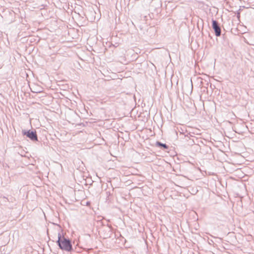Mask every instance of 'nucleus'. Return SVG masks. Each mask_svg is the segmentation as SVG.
<instances>
[{"mask_svg":"<svg viewBox=\"0 0 254 254\" xmlns=\"http://www.w3.org/2000/svg\"><path fill=\"white\" fill-rule=\"evenodd\" d=\"M58 237L57 244L61 250L68 252H71L73 250L72 246L69 239L65 237L62 238L60 232H58Z\"/></svg>","mask_w":254,"mask_h":254,"instance_id":"f257e3e1","label":"nucleus"},{"mask_svg":"<svg viewBox=\"0 0 254 254\" xmlns=\"http://www.w3.org/2000/svg\"><path fill=\"white\" fill-rule=\"evenodd\" d=\"M22 133L23 135H26L27 137L29 138L31 140L33 141H38V136L37 132L35 130H22Z\"/></svg>","mask_w":254,"mask_h":254,"instance_id":"f03ea898","label":"nucleus"},{"mask_svg":"<svg viewBox=\"0 0 254 254\" xmlns=\"http://www.w3.org/2000/svg\"><path fill=\"white\" fill-rule=\"evenodd\" d=\"M184 165V164L176 163V176H184L186 172Z\"/></svg>","mask_w":254,"mask_h":254,"instance_id":"7ed1b4c3","label":"nucleus"},{"mask_svg":"<svg viewBox=\"0 0 254 254\" xmlns=\"http://www.w3.org/2000/svg\"><path fill=\"white\" fill-rule=\"evenodd\" d=\"M101 234L104 239H108L111 238L112 235V227L108 226L104 228L102 231L101 232Z\"/></svg>","mask_w":254,"mask_h":254,"instance_id":"20e7f679","label":"nucleus"},{"mask_svg":"<svg viewBox=\"0 0 254 254\" xmlns=\"http://www.w3.org/2000/svg\"><path fill=\"white\" fill-rule=\"evenodd\" d=\"M64 38L62 37L61 41L62 42H72L73 39V37L70 35V33H64Z\"/></svg>","mask_w":254,"mask_h":254,"instance_id":"39448f33","label":"nucleus"},{"mask_svg":"<svg viewBox=\"0 0 254 254\" xmlns=\"http://www.w3.org/2000/svg\"><path fill=\"white\" fill-rule=\"evenodd\" d=\"M28 37V39L26 40V41H29L30 43L33 42H36L39 41V38L38 37H36V38H33L32 36L30 35H25L23 38H22V39H25Z\"/></svg>","mask_w":254,"mask_h":254,"instance_id":"423d86ee","label":"nucleus"},{"mask_svg":"<svg viewBox=\"0 0 254 254\" xmlns=\"http://www.w3.org/2000/svg\"><path fill=\"white\" fill-rule=\"evenodd\" d=\"M212 27L214 30V32H221V29L217 21L213 20Z\"/></svg>","mask_w":254,"mask_h":254,"instance_id":"0eeeda50","label":"nucleus"},{"mask_svg":"<svg viewBox=\"0 0 254 254\" xmlns=\"http://www.w3.org/2000/svg\"><path fill=\"white\" fill-rule=\"evenodd\" d=\"M156 146L161 148L163 149L164 150L167 149L168 148V146L165 144L163 143L160 141H156Z\"/></svg>","mask_w":254,"mask_h":254,"instance_id":"6e6552de","label":"nucleus"},{"mask_svg":"<svg viewBox=\"0 0 254 254\" xmlns=\"http://www.w3.org/2000/svg\"><path fill=\"white\" fill-rule=\"evenodd\" d=\"M216 37L220 36L222 33H212Z\"/></svg>","mask_w":254,"mask_h":254,"instance_id":"1a4fd4ad","label":"nucleus"},{"mask_svg":"<svg viewBox=\"0 0 254 254\" xmlns=\"http://www.w3.org/2000/svg\"><path fill=\"white\" fill-rule=\"evenodd\" d=\"M117 33L116 32L112 33V36H117Z\"/></svg>","mask_w":254,"mask_h":254,"instance_id":"9d476101","label":"nucleus"},{"mask_svg":"<svg viewBox=\"0 0 254 254\" xmlns=\"http://www.w3.org/2000/svg\"><path fill=\"white\" fill-rule=\"evenodd\" d=\"M208 36L210 37V38H212V37L211 36V35L210 34V33H208Z\"/></svg>","mask_w":254,"mask_h":254,"instance_id":"9b49d317","label":"nucleus"},{"mask_svg":"<svg viewBox=\"0 0 254 254\" xmlns=\"http://www.w3.org/2000/svg\"><path fill=\"white\" fill-rule=\"evenodd\" d=\"M171 85H173L172 80H171Z\"/></svg>","mask_w":254,"mask_h":254,"instance_id":"f8f14e48","label":"nucleus"},{"mask_svg":"<svg viewBox=\"0 0 254 254\" xmlns=\"http://www.w3.org/2000/svg\"><path fill=\"white\" fill-rule=\"evenodd\" d=\"M201 34H202V35H203V33L201 32Z\"/></svg>","mask_w":254,"mask_h":254,"instance_id":"ddd939ff","label":"nucleus"},{"mask_svg":"<svg viewBox=\"0 0 254 254\" xmlns=\"http://www.w3.org/2000/svg\"><path fill=\"white\" fill-rule=\"evenodd\" d=\"M1 33H0V35H1Z\"/></svg>","mask_w":254,"mask_h":254,"instance_id":"4468645a","label":"nucleus"}]
</instances>
